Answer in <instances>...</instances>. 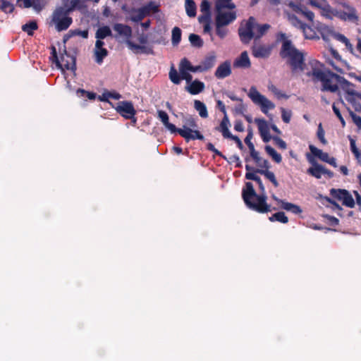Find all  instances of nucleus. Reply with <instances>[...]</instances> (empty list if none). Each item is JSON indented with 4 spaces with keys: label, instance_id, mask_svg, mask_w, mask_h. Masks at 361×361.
Here are the masks:
<instances>
[{
    "label": "nucleus",
    "instance_id": "nucleus-1",
    "mask_svg": "<svg viewBox=\"0 0 361 361\" xmlns=\"http://www.w3.org/2000/svg\"><path fill=\"white\" fill-rule=\"evenodd\" d=\"M255 182L259 187V195L257 194L250 182H247L243 188L242 197L245 205L250 209L258 213L264 214L271 212V206L267 202V196L261 178L259 177Z\"/></svg>",
    "mask_w": 361,
    "mask_h": 361
},
{
    "label": "nucleus",
    "instance_id": "nucleus-2",
    "mask_svg": "<svg viewBox=\"0 0 361 361\" xmlns=\"http://www.w3.org/2000/svg\"><path fill=\"white\" fill-rule=\"evenodd\" d=\"M276 42L281 43L279 55L282 59H286L287 64L293 73L302 71L305 65V56L302 51L298 50L283 32L276 35Z\"/></svg>",
    "mask_w": 361,
    "mask_h": 361
},
{
    "label": "nucleus",
    "instance_id": "nucleus-3",
    "mask_svg": "<svg viewBox=\"0 0 361 361\" xmlns=\"http://www.w3.org/2000/svg\"><path fill=\"white\" fill-rule=\"evenodd\" d=\"M319 82H322V91L330 92H336L338 90V83L343 82L348 85H352L344 78L333 73L329 69L325 72L322 78H321Z\"/></svg>",
    "mask_w": 361,
    "mask_h": 361
},
{
    "label": "nucleus",
    "instance_id": "nucleus-4",
    "mask_svg": "<svg viewBox=\"0 0 361 361\" xmlns=\"http://www.w3.org/2000/svg\"><path fill=\"white\" fill-rule=\"evenodd\" d=\"M71 13L66 10V6L56 7L52 13L51 21L55 25L57 31L67 30L73 23L69 16Z\"/></svg>",
    "mask_w": 361,
    "mask_h": 361
},
{
    "label": "nucleus",
    "instance_id": "nucleus-5",
    "mask_svg": "<svg viewBox=\"0 0 361 361\" xmlns=\"http://www.w3.org/2000/svg\"><path fill=\"white\" fill-rule=\"evenodd\" d=\"M328 69L324 64L320 63L316 59H311L307 63H305L302 71L305 73L307 77L316 83L322 78L323 75Z\"/></svg>",
    "mask_w": 361,
    "mask_h": 361
},
{
    "label": "nucleus",
    "instance_id": "nucleus-6",
    "mask_svg": "<svg viewBox=\"0 0 361 361\" xmlns=\"http://www.w3.org/2000/svg\"><path fill=\"white\" fill-rule=\"evenodd\" d=\"M64 54H61L59 58L55 47H51V60L57 67L62 70L75 71L76 69L75 58L67 53L64 49Z\"/></svg>",
    "mask_w": 361,
    "mask_h": 361
},
{
    "label": "nucleus",
    "instance_id": "nucleus-7",
    "mask_svg": "<svg viewBox=\"0 0 361 361\" xmlns=\"http://www.w3.org/2000/svg\"><path fill=\"white\" fill-rule=\"evenodd\" d=\"M248 97L252 102L259 106L261 111L264 114L267 115L269 110L275 108V104L268 99L265 96L262 94L255 86L250 88Z\"/></svg>",
    "mask_w": 361,
    "mask_h": 361
},
{
    "label": "nucleus",
    "instance_id": "nucleus-8",
    "mask_svg": "<svg viewBox=\"0 0 361 361\" xmlns=\"http://www.w3.org/2000/svg\"><path fill=\"white\" fill-rule=\"evenodd\" d=\"M226 0H215V27L216 35L224 38L225 32L223 27L226 26Z\"/></svg>",
    "mask_w": 361,
    "mask_h": 361
},
{
    "label": "nucleus",
    "instance_id": "nucleus-9",
    "mask_svg": "<svg viewBox=\"0 0 361 361\" xmlns=\"http://www.w3.org/2000/svg\"><path fill=\"white\" fill-rule=\"evenodd\" d=\"M256 20L254 17H250L245 25H241L238 29L240 40L244 44L249 43L255 39Z\"/></svg>",
    "mask_w": 361,
    "mask_h": 361
},
{
    "label": "nucleus",
    "instance_id": "nucleus-10",
    "mask_svg": "<svg viewBox=\"0 0 361 361\" xmlns=\"http://www.w3.org/2000/svg\"><path fill=\"white\" fill-rule=\"evenodd\" d=\"M116 111L126 119H131L135 123L137 120L135 117L136 111L131 102L121 101L119 102L115 108Z\"/></svg>",
    "mask_w": 361,
    "mask_h": 361
},
{
    "label": "nucleus",
    "instance_id": "nucleus-11",
    "mask_svg": "<svg viewBox=\"0 0 361 361\" xmlns=\"http://www.w3.org/2000/svg\"><path fill=\"white\" fill-rule=\"evenodd\" d=\"M330 195L338 200H341L343 205L353 208L355 207V201L350 192L345 189L332 188L330 190Z\"/></svg>",
    "mask_w": 361,
    "mask_h": 361
},
{
    "label": "nucleus",
    "instance_id": "nucleus-12",
    "mask_svg": "<svg viewBox=\"0 0 361 361\" xmlns=\"http://www.w3.org/2000/svg\"><path fill=\"white\" fill-rule=\"evenodd\" d=\"M177 133L183 137L186 142L195 140H204L203 135L197 130H192L190 128L183 126V128H178Z\"/></svg>",
    "mask_w": 361,
    "mask_h": 361
},
{
    "label": "nucleus",
    "instance_id": "nucleus-13",
    "mask_svg": "<svg viewBox=\"0 0 361 361\" xmlns=\"http://www.w3.org/2000/svg\"><path fill=\"white\" fill-rule=\"evenodd\" d=\"M255 122L257 125L262 140L264 142H268L272 137L269 134V129L267 121L264 118H255Z\"/></svg>",
    "mask_w": 361,
    "mask_h": 361
},
{
    "label": "nucleus",
    "instance_id": "nucleus-14",
    "mask_svg": "<svg viewBox=\"0 0 361 361\" xmlns=\"http://www.w3.org/2000/svg\"><path fill=\"white\" fill-rule=\"evenodd\" d=\"M252 55L256 58H268L271 52V47L264 44H254L252 47Z\"/></svg>",
    "mask_w": 361,
    "mask_h": 361
},
{
    "label": "nucleus",
    "instance_id": "nucleus-15",
    "mask_svg": "<svg viewBox=\"0 0 361 361\" xmlns=\"http://www.w3.org/2000/svg\"><path fill=\"white\" fill-rule=\"evenodd\" d=\"M251 66V62L246 51H243L233 63V68L247 69Z\"/></svg>",
    "mask_w": 361,
    "mask_h": 361
},
{
    "label": "nucleus",
    "instance_id": "nucleus-16",
    "mask_svg": "<svg viewBox=\"0 0 361 361\" xmlns=\"http://www.w3.org/2000/svg\"><path fill=\"white\" fill-rule=\"evenodd\" d=\"M343 6L346 8L345 11L336 10L335 16L339 18L341 20H353L357 18L356 15L355 9L350 6L343 4Z\"/></svg>",
    "mask_w": 361,
    "mask_h": 361
},
{
    "label": "nucleus",
    "instance_id": "nucleus-17",
    "mask_svg": "<svg viewBox=\"0 0 361 361\" xmlns=\"http://www.w3.org/2000/svg\"><path fill=\"white\" fill-rule=\"evenodd\" d=\"M126 43L135 54H154L153 49L151 47L137 44L131 40H126Z\"/></svg>",
    "mask_w": 361,
    "mask_h": 361
},
{
    "label": "nucleus",
    "instance_id": "nucleus-18",
    "mask_svg": "<svg viewBox=\"0 0 361 361\" xmlns=\"http://www.w3.org/2000/svg\"><path fill=\"white\" fill-rule=\"evenodd\" d=\"M307 159H308L309 161L312 164L313 166L312 167H310L307 169V173L309 175H311L312 176H313V177H314V178H316L317 179L321 178L322 175L323 173V168H324V166L322 165H321V164H319L314 159H312L309 154H307Z\"/></svg>",
    "mask_w": 361,
    "mask_h": 361
},
{
    "label": "nucleus",
    "instance_id": "nucleus-19",
    "mask_svg": "<svg viewBox=\"0 0 361 361\" xmlns=\"http://www.w3.org/2000/svg\"><path fill=\"white\" fill-rule=\"evenodd\" d=\"M113 28L120 36L126 37V40H130V39L133 33L130 26L122 23H116L114 25Z\"/></svg>",
    "mask_w": 361,
    "mask_h": 361
},
{
    "label": "nucleus",
    "instance_id": "nucleus-20",
    "mask_svg": "<svg viewBox=\"0 0 361 361\" xmlns=\"http://www.w3.org/2000/svg\"><path fill=\"white\" fill-rule=\"evenodd\" d=\"M205 85L203 82L195 80L190 82V85L185 87L186 91L191 94H197L204 90Z\"/></svg>",
    "mask_w": 361,
    "mask_h": 361
},
{
    "label": "nucleus",
    "instance_id": "nucleus-21",
    "mask_svg": "<svg viewBox=\"0 0 361 361\" xmlns=\"http://www.w3.org/2000/svg\"><path fill=\"white\" fill-rule=\"evenodd\" d=\"M141 11V17H146L149 16L151 13H156L159 11V6L156 4L154 1H149L146 5L140 8Z\"/></svg>",
    "mask_w": 361,
    "mask_h": 361
},
{
    "label": "nucleus",
    "instance_id": "nucleus-22",
    "mask_svg": "<svg viewBox=\"0 0 361 361\" xmlns=\"http://www.w3.org/2000/svg\"><path fill=\"white\" fill-rule=\"evenodd\" d=\"M158 116L164 125V126L169 129L171 133H177L178 128L176 127L175 125L169 123V116L167 113L163 110L158 111Z\"/></svg>",
    "mask_w": 361,
    "mask_h": 361
},
{
    "label": "nucleus",
    "instance_id": "nucleus-23",
    "mask_svg": "<svg viewBox=\"0 0 361 361\" xmlns=\"http://www.w3.org/2000/svg\"><path fill=\"white\" fill-rule=\"evenodd\" d=\"M79 36L83 39H87L89 36V30L87 29L80 30V29L70 30L63 37V42L66 43L73 37Z\"/></svg>",
    "mask_w": 361,
    "mask_h": 361
},
{
    "label": "nucleus",
    "instance_id": "nucleus-24",
    "mask_svg": "<svg viewBox=\"0 0 361 361\" xmlns=\"http://www.w3.org/2000/svg\"><path fill=\"white\" fill-rule=\"evenodd\" d=\"M217 107L221 112L224 114L223 118L220 123L219 126L216 128V130L221 132L223 137L226 138V106L221 100H217Z\"/></svg>",
    "mask_w": 361,
    "mask_h": 361
},
{
    "label": "nucleus",
    "instance_id": "nucleus-25",
    "mask_svg": "<svg viewBox=\"0 0 361 361\" xmlns=\"http://www.w3.org/2000/svg\"><path fill=\"white\" fill-rule=\"evenodd\" d=\"M21 1H23L24 8L32 7L37 11H40L44 6L41 0H17V4L20 7H22Z\"/></svg>",
    "mask_w": 361,
    "mask_h": 361
},
{
    "label": "nucleus",
    "instance_id": "nucleus-26",
    "mask_svg": "<svg viewBox=\"0 0 361 361\" xmlns=\"http://www.w3.org/2000/svg\"><path fill=\"white\" fill-rule=\"evenodd\" d=\"M250 157L255 161L256 164L259 167V169H267L269 168V161L266 159H263L260 156L259 153L255 149L250 152Z\"/></svg>",
    "mask_w": 361,
    "mask_h": 361
},
{
    "label": "nucleus",
    "instance_id": "nucleus-27",
    "mask_svg": "<svg viewBox=\"0 0 361 361\" xmlns=\"http://www.w3.org/2000/svg\"><path fill=\"white\" fill-rule=\"evenodd\" d=\"M255 171L257 173L264 175V177L269 180L275 188H278L279 186V183L274 173V172L269 171V169H257Z\"/></svg>",
    "mask_w": 361,
    "mask_h": 361
},
{
    "label": "nucleus",
    "instance_id": "nucleus-28",
    "mask_svg": "<svg viewBox=\"0 0 361 361\" xmlns=\"http://www.w3.org/2000/svg\"><path fill=\"white\" fill-rule=\"evenodd\" d=\"M285 13L287 16L288 21L292 25L302 30H305L307 25L302 22L295 14H292L288 12H285Z\"/></svg>",
    "mask_w": 361,
    "mask_h": 361
},
{
    "label": "nucleus",
    "instance_id": "nucleus-29",
    "mask_svg": "<svg viewBox=\"0 0 361 361\" xmlns=\"http://www.w3.org/2000/svg\"><path fill=\"white\" fill-rule=\"evenodd\" d=\"M280 208L294 214H300L302 212L300 206L286 201L282 202V205L280 206Z\"/></svg>",
    "mask_w": 361,
    "mask_h": 361
},
{
    "label": "nucleus",
    "instance_id": "nucleus-30",
    "mask_svg": "<svg viewBox=\"0 0 361 361\" xmlns=\"http://www.w3.org/2000/svg\"><path fill=\"white\" fill-rule=\"evenodd\" d=\"M309 149L315 157H318L322 161H329V158L330 157L328 153L322 152V149L317 148L315 146L312 145H310L309 146Z\"/></svg>",
    "mask_w": 361,
    "mask_h": 361
},
{
    "label": "nucleus",
    "instance_id": "nucleus-31",
    "mask_svg": "<svg viewBox=\"0 0 361 361\" xmlns=\"http://www.w3.org/2000/svg\"><path fill=\"white\" fill-rule=\"evenodd\" d=\"M216 57L214 55L206 56L204 59L200 63V66L203 72L207 71L211 69L215 64Z\"/></svg>",
    "mask_w": 361,
    "mask_h": 361
},
{
    "label": "nucleus",
    "instance_id": "nucleus-32",
    "mask_svg": "<svg viewBox=\"0 0 361 361\" xmlns=\"http://www.w3.org/2000/svg\"><path fill=\"white\" fill-rule=\"evenodd\" d=\"M111 35V30L107 25L99 27L95 33V37L99 39H104L106 37Z\"/></svg>",
    "mask_w": 361,
    "mask_h": 361
},
{
    "label": "nucleus",
    "instance_id": "nucleus-33",
    "mask_svg": "<svg viewBox=\"0 0 361 361\" xmlns=\"http://www.w3.org/2000/svg\"><path fill=\"white\" fill-rule=\"evenodd\" d=\"M194 107L199 112L200 116L202 118H207L208 112L206 107V105L200 100H195L194 102Z\"/></svg>",
    "mask_w": 361,
    "mask_h": 361
},
{
    "label": "nucleus",
    "instance_id": "nucleus-34",
    "mask_svg": "<svg viewBox=\"0 0 361 361\" xmlns=\"http://www.w3.org/2000/svg\"><path fill=\"white\" fill-rule=\"evenodd\" d=\"M321 14L326 18L332 19L334 16H335V13L336 9H333L331 6L329 5L328 1L324 4V6L320 9Z\"/></svg>",
    "mask_w": 361,
    "mask_h": 361
},
{
    "label": "nucleus",
    "instance_id": "nucleus-35",
    "mask_svg": "<svg viewBox=\"0 0 361 361\" xmlns=\"http://www.w3.org/2000/svg\"><path fill=\"white\" fill-rule=\"evenodd\" d=\"M196 4L193 0H185V11L190 18L196 16Z\"/></svg>",
    "mask_w": 361,
    "mask_h": 361
},
{
    "label": "nucleus",
    "instance_id": "nucleus-36",
    "mask_svg": "<svg viewBox=\"0 0 361 361\" xmlns=\"http://www.w3.org/2000/svg\"><path fill=\"white\" fill-rule=\"evenodd\" d=\"M141 14L140 8H130V10L129 11L130 17L128 18L134 23H139L145 18V17L142 16L141 18Z\"/></svg>",
    "mask_w": 361,
    "mask_h": 361
},
{
    "label": "nucleus",
    "instance_id": "nucleus-37",
    "mask_svg": "<svg viewBox=\"0 0 361 361\" xmlns=\"http://www.w3.org/2000/svg\"><path fill=\"white\" fill-rule=\"evenodd\" d=\"M38 29V25L36 21H30L22 26V30L26 32L29 36H32L34 31Z\"/></svg>",
    "mask_w": 361,
    "mask_h": 361
},
{
    "label": "nucleus",
    "instance_id": "nucleus-38",
    "mask_svg": "<svg viewBox=\"0 0 361 361\" xmlns=\"http://www.w3.org/2000/svg\"><path fill=\"white\" fill-rule=\"evenodd\" d=\"M266 152L271 157L272 159L279 164L282 161V157L280 154H279L270 145L265 146Z\"/></svg>",
    "mask_w": 361,
    "mask_h": 361
},
{
    "label": "nucleus",
    "instance_id": "nucleus-39",
    "mask_svg": "<svg viewBox=\"0 0 361 361\" xmlns=\"http://www.w3.org/2000/svg\"><path fill=\"white\" fill-rule=\"evenodd\" d=\"M189 41L191 45L196 48H201L204 44V42L200 36L194 33L189 35Z\"/></svg>",
    "mask_w": 361,
    "mask_h": 361
},
{
    "label": "nucleus",
    "instance_id": "nucleus-40",
    "mask_svg": "<svg viewBox=\"0 0 361 361\" xmlns=\"http://www.w3.org/2000/svg\"><path fill=\"white\" fill-rule=\"evenodd\" d=\"M270 221H279L283 224H287L288 222V218L286 216L283 212H279L274 214L269 218Z\"/></svg>",
    "mask_w": 361,
    "mask_h": 361
},
{
    "label": "nucleus",
    "instance_id": "nucleus-41",
    "mask_svg": "<svg viewBox=\"0 0 361 361\" xmlns=\"http://www.w3.org/2000/svg\"><path fill=\"white\" fill-rule=\"evenodd\" d=\"M181 30L178 27H174L172 30L171 42L173 46H177L181 40Z\"/></svg>",
    "mask_w": 361,
    "mask_h": 361
},
{
    "label": "nucleus",
    "instance_id": "nucleus-42",
    "mask_svg": "<svg viewBox=\"0 0 361 361\" xmlns=\"http://www.w3.org/2000/svg\"><path fill=\"white\" fill-rule=\"evenodd\" d=\"M108 53V50L106 48L94 50V54L95 57V61L97 63L101 64L103 62L104 59L107 56Z\"/></svg>",
    "mask_w": 361,
    "mask_h": 361
},
{
    "label": "nucleus",
    "instance_id": "nucleus-43",
    "mask_svg": "<svg viewBox=\"0 0 361 361\" xmlns=\"http://www.w3.org/2000/svg\"><path fill=\"white\" fill-rule=\"evenodd\" d=\"M245 170L247 171V172L245 173V177L247 180H252L255 181L259 178V176L256 175V173H258L257 171H255L257 169H255L254 167L250 166L248 164H246Z\"/></svg>",
    "mask_w": 361,
    "mask_h": 361
},
{
    "label": "nucleus",
    "instance_id": "nucleus-44",
    "mask_svg": "<svg viewBox=\"0 0 361 361\" xmlns=\"http://www.w3.org/2000/svg\"><path fill=\"white\" fill-rule=\"evenodd\" d=\"M269 24L259 25L256 23L255 39L260 38L269 29Z\"/></svg>",
    "mask_w": 361,
    "mask_h": 361
},
{
    "label": "nucleus",
    "instance_id": "nucleus-45",
    "mask_svg": "<svg viewBox=\"0 0 361 361\" xmlns=\"http://www.w3.org/2000/svg\"><path fill=\"white\" fill-rule=\"evenodd\" d=\"M0 9L6 13H11L14 10V6L7 0H2L0 2Z\"/></svg>",
    "mask_w": 361,
    "mask_h": 361
},
{
    "label": "nucleus",
    "instance_id": "nucleus-46",
    "mask_svg": "<svg viewBox=\"0 0 361 361\" xmlns=\"http://www.w3.org/2000/svg\"><path fill=\"white\" fill-rule=\"evenodd\" d=\"M169 79L171 80L172 82L174 84H179L181 80L180 74H178L177 71L175 69L173 66L171 68V70L169 71Z\"/></svg>",
    "mask_w": 361,
    "mask_h": 361
},
{
    "label": "nucleus",
    "instance_id": "nucleus-47",
    "mask_svg": "<svg viewBox=\"0 0 361 361\" xmlns=\"http://www.w3.org/2000/svg\"><path fill=\"white\" fill-rule=\"evenodd\" d=\"M284 4L287 5L289 8H290L293 10V11L297 13H300V11H302V8L304 6L300 3H295L292 1H285Z\"/></svg>",
    "mask_w": 361,
    "mask_h": 361
},
{
    "label": "nucleus",
    "instance_id": "nucleus-48",
    "mask_svg": "<svg viewBox=\"0 0 361 361\" xmlns=\"http://www.w3.org/2000/svg\"><path fill=\"white\" fill-rule=\"evenodd\" d=\"M335 38L341 42L342 43H343L346 48L350 50V51H353V45L351 44V43L350 42L349 39L345 37L342 34H336L335 35Z\"/></svg>",
    "mask_w": 361,
    "mask_h": 361
},
{
    "label": "nucleus",
    "instance_id": "nucleus-49",
    "mask_svg": "<svg viewBox=\"0 0 361 361\" xmlns=\"http://www.w3.org/2000/svg\"><path fill=\"white\" fill-rule=\"evenodd\" d=\"M214 75L217 78H224L226 77V61L221 63Z\"/></svg>",
    "mask_w": 361,
    "mask_h": 361
},
{
    "label": "nucleus",
    "instance_id": "nucleus-50",
    "mask_svg": "<svg viewBox=\"0 0 361 361\" xmlns=\"http://www.w3.org/2000/svg\"><path fill=\"white\" fill-rule=\"evenodd\" d=\"M324 135H325V132H324V129H323L322 124L320 123L318 125L317 132V136L318 139L319 140V141H320L323 145H326V144H327V141H326V140L325 139Z\"/></svg>",
    "mask_w": 361,
    "mask_h": 361
},
{
    "label": "nucleus",
    "instance_id": "nucleus-51",
    "mask_svg": "<svg viewBox=\"0 0 361 361\" xmlns=\"http://www.w3.org/2000/svg\"><path fill=\"white\" fill-rule=\"evenodd\" d=\"M300 14H302L306 19H307L310 22H313L314 14L312 11L307 9V7L303 6L302 8V11H300Z\"/></svg>",
    "mask_w": 361,
    "mask_h": 361
},
{
    "label": "nucleus",
    "instance_id": "nucleus-52",
    "mask_svg": "<svg viewBox=\"0 0 361 361\" xmlns=\"http://www.w3.org/2000/svg\"><path fill=\"white\" fill-rule=\"evenodd\" d=\"M192 64L191 63L186 59L184 58L180 61L179 66L180 71H190Z\"/></svg>",
    "mask_w": 361,
    "mask_h": 361
},
{
    "label": "nucleus",
    "instance_id": "nucleus-53",
    "mask_svg": "<svg viewBox=\"0 0 361 361\" xmlns=\"http://www.w3.org/2000/svg\"><path fill=\"white\" fill-rule=\"evenodd\" d=\"M253 134L252 130H249L247 136L245 138V142L247 145L248 149L250 152H253L255 149L254 144L251 142V140L252 138Z\"/></svg>",
    "mask_w": 361,
    "mask_h": 361
},
{
    "label": "nucleus",
    "instance_id": "nucleus-54",
    "mask_svg": "<svg viewBox=\"0 0 361 361\" xmlns=\"http://www.w3.org/2000/svg\"><path fill=\"white\" fill-rule=\"evenodd\" d=\"M198 21L200 23L204 25L205 23H212V13H202L198 17Z\"/></svg>",
    "mask_w": 361,
    "mask_h": 361
},
{
    "label": "nucleus",
    "instance_id": "nucleus-55",
    "mask_svg": "<svg viewBox=\"0 0 361 361\" xmlns=\"http://www.w3.org/2000/svg\"><path fill=\"white\" fill-rule=\"evenodd\" d=\"M350 145L351 152L354 154L355 157L359 159L361 157V152L359 149L356 147L355 141L353 139H350Z\"/></svg>",
    "mask_w": 361,
    "mask_h": 361
},
{
    "label": "nucleus",
    "instance_id": "nucleus-56",
    "mask_svg": "<svg viewBox=\"0 0 361 361\" xmlns=\"http://www.w3.org/2000/svg\"><path fill=\"white\" fill-rule=\"evenodd\" d=\"M281 118L284 123H289L290 121L292 113L290 111H286L284 108H281Z\"/></svg>",
    "mask_w": 361,
    "mask_h": 361
},
{
    "label": "nucleus",
    "instance_id": "nucleus-57",
    "mask_svg": "<svg viewBox=\"0 0 361 361\" xmlns=\"http://www.w3.org/2000/svg\"><path fill=\"white\" fill-rule=\"evenodd\" d=\"M269 90L274 93V94L278 98V99H288V96L286 95L285 93H283L280 90H279L277 87H276L274 85H271V87H269Z\"/></svg>",
    "mask_w": 361,
    "mask_h": 361
},
{
    "label": "nucleus",
    "instance_id": "nucleus-58",
    "mask_svg": "<svg viewBox=\"0 0 361 361\" xmlns=\"http://www.w3.org/2000/svg\"><path fill=\"white\" fill-rule=\"evenodd\" d=\"M210 7V2L208 0H202L200 4V11L202 13H211Z\"/></svg>",
    "mask_w": 361,
    "mask_h": 361
},
{
    "label": "nucleus",
    "instance_id": "nucleus-59",
    "mask_svg": "<svg viewBox=\"0 0 361 361\" xmlns=\"http://www.w3.org/2000/svg\"><path fill=\"white\" fill-rule=\"evenodd\" d=\"M188 128H196L197 126L195 119L189 116L185 118V125Z\"/></svg>",
    "mask_w": 361,
    "mask_h": 361
},
{
    "label": "nucleus",
    "instance_id": "nucleus-60",
    "mask_svg": "<svg viewBox=\"0 0 361 361\" xmlns=\"http://www.w3.org/2000/svg\"><path fill=\"white\" fill-rule=\"evenodd\" d=\"M332 109H333L334 113L336 115V116L341 121L343 127H344L345 126V120H344L343 117L342 116L339 109L336 106L335 104H333Z\"/></svg>",
    "mask_w": 361,
    "mask_h": 361
},
{
    "label": "nucleus",
    "instance_id": "nucleus-61",
    "mask_svg": "<svg viewBox=\"0 0 361 361\" xmlns=\"http://www.w3.org/2000/svg\"><path fill=\"white\" fill-rule=\"evenodd\" d=\"M272 139L275 142V144L282 149H286L287 147V145L284 140H283L281 137L275 136L273 137Z\"/></svg>",
    "mask_w": 361,
    "mask_h": 361
},
{
    "label": "nucleus",
    "instance_id": "nucleus-62",
    "mask_svg": "<svg viewBox=\"0 0 361 361\" xmlns=\"http://www.w3.org/2000/svg\"><path fill=\"white\" fill-rule=\"evenodd\" d=\"M79 3H80L79 0H71L70 6L65 4L63 6H66V10L71 13L76 8H78Z\"/></svg>",
    "mask_w": 361,
    "mask_h": 361
},
{
    "label": "nucleus",
    "instance_id": "nucleus-63",
    "mask_svg": "<svg viewBox=\"0 0 361 361\" xmlns=\"http://www.w3.org/2000/svg\"><path fill=\"white\" fill-rule=\"evenodd\" d=\"M353 123L357 126L359 129H361V116L357 115L353 111L350 112Z\"/></svg>",
    "mask_w": 361,
    "mask_h": 361
},
{
    "label": "nucleus",
    "instance_id": "nucleus-64",
    "mask_svg": "<svg viewBox=\"0 0 361 361\" xmlns=\"http://www.w3.org/2000/svg\"><path fill=\"white\" fill-rule=\"evenodd\" d=\"M181 80H185L186 82L189 84L192 82V76L188 71H180Z\"/></svg>",
    "mask_w": 361,
    "mask_h": 361
}]
</instances>
